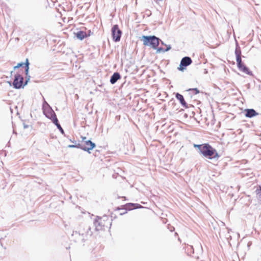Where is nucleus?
I'll use <instances>...</instances> for the list:
<instances>
[{
    "mask_svg": "<svg viewBox=\"0 0 261 261\" xmlns=\"http://www.w3.org/2000/svg\"><path fill=\"white\" fill-rule=\"evenodd\" d=\"M237 65L239 70L249 75L253 76L252 72L250 70L249 68L247 67L243 62L242 60L237 62Z\"/></svg>",
    "mask_w": 261,
    "mask_h": 261,
    "instance_id": "obj_9",
    "label": "nucleus"
},
{
    "mask_svg": "<svg viewBox=\"0 0 261 261\" xmlns=\"http://www.w3.org/2000/svg\"><path fill=\"white\" fill-rule=\"evenodd\" d=\"M82 142H84L85 143V141H86V137H83L82 136Z\"/></svg>",
    "mask_w": 261,
    "mask_h": 261,
    "instance_id": "obj_33",
    "label": "nucleus"
},
{
    "mask_svg": "<svg viewBox=\"0 0 261 261\" xmlns=\"http://www.w3.org/2000/svg\"><path fill=\"white\" fill-rule=\"evenodd\" d=\"M246 86H247L248 88H249V87H250V84H248Z\"/></svg>",
    "mask_w": 261,
    "mask_h": 261,
    "instance_id": "obj_42",
    "label": "nucleus"
},
{
    "mask_svg": "<svg viewBox=\"0 0 261 261\" xmlns=\"http://www.w3.org/2000/svg\"><path fill=\"white\" fill-rule=\"evenodd\" d=\"M120 115H117V116H116V119L117 120H119V119H120Z\"/></svg>",
    "mask_w": 261,
    "mask_h": 261,
    "instance_id": "obj_37",
    "label": "nucleus"
},
{
    "mask_svg": "<svg viewBox=\"0 0 261 261\" xmlns=\"http://www.w3.org/2000/svg\"><path fill=\"white\" fill-rule=\"evenodd\" d=\"M189 91H193L195 94H197L199 93V90L197 88H191L188 90Z\"/></svg>",
    "mask_w": 261,
    "mask_h": 261,
    "instance_id": "obj_26",
    "label": "nucleus"
},
{
    "mask_svg": "<svg viewBox=\"0 0 261 261\" xmlns=\"http://www.w3.org/2000/svg\"><path fill=\"white\" fill-rule=\"evenodd\" d=\"M140 38L144 46L149 47L156 51L159 48L161 39L155 35H142Z\"/></svg>",
    "mask_w": 261,
    "mask_h": 261,
    "instance_id": "obj_2",
    "label": "nucleus"
},
{
    "mask_svg": "<svg viewBox=\"0 0 261 261\" xmlns=\"http://www.w3.org/2000/svg\"><path fill=\"white\" fill-rule=\"evenodd\" d=\"M210 117V118H214V116L215 115H208Z\"/></svg>",
    "mask_w": 261,
    "mask_h": 261,
    "instance_id": "obj_38",
    "label": "nucleus"
},
{
    "mask_svg": "<svg viewBox=\"0 0 261 261\" xmlns=\"http://www.w3.org/2000/svg\"><path fill=\"white\" fill-rule=\"evenodd\" d=\"M47 118L51 120L52 122L57 126L60 133L66 136L64 130L59 122V120L57 117V115H45Z\"/></svg>",
    "mask_w": 261,
    "mask_h": 261,
    "instance_id": "obj_8",
    "label": "nucleus"
},
{
    "mask_svg": "<svg viewBox=\"0 0 261 261\" xmlns=\"http://www.w3.org/2000/svg\"><path fill=\"white\" fill-rule=\"evenodd\" d=\"M31 76L30 75H25V80H23L24 87L26 86L30 80Z\"/></svg>",
    "mask_w": 261,
    "mask_h": 261,
    "instance_id": "obj_23",
    "label": "nucleus"
},
{
    "mask_svg": "<svg viewBox=\"0 0 261 261\" xmlns=\"http://www.w3.org/2000/svg\"><path fill=\"white\" fill-rule=\"evenodd\" d=\"M12 86L15 89L23 88V77L19 73L16 74L14 75V81L12 82Z\"/></svg>",
    "mask_w": 261,
    "mask_h": 261,
    "instance_id": "obj_5",
    "label": "nucleus"
},
{
    "mask_svg": "<svg viewBox=\"0 0 261 261\" xmlns=\"http://www.w3.org/2000/svg\"><path fill=\"white\" fill-rule=\"evenodd\" d=\"M146 14L147 15V16H150L151 15V12L150 10L147 9L145 11Z\"/></svg>",
    "mask_w": 261,
    "mask_h": 261,
    "instance_id": "obj_30",
    "label": "nucleus"
},
{
    "mask_svg": "<svg viewBox=\"0 0 261 261\" xmlns=\"http://www.w3.org/2000/svg\"><path fill=\"white\" fill-rule=\"evenodd\" d=\"M29 65H28L27 64V66L25 67L24 68V73H25V75H29Z\"/></svg>",
    "mask_w": 261,
    "mask_h": 261,
    "instance_id": "obj_25",
    "label": "nucleus"
},
{
    "mask_svg": "<svg viewBox=\"0 0 261 261\" xmlns=\"http://www.w3.org/2000/svg\"><path fill=\"white\" fill-rule=\"evenodd\" d=\"M188 115H184V117L185 118H188Z\"/></svg>",
    "mask_w": 261,
    "mask_h": 261,
    "instance_id": "obj_41",
    "label": "nucleus"
},
{
    "mask_svg": "<svg viewBox=\"0 0 261 261\" xmlns=\"http://www.w3.org/2000/svg\"><path fill=\"white\" fill-rule=\"evenodd\" d=\"M192 114L195 115V112H194V111H192Z\"/></svg>",
    "mask_w": 261,
    "mask_h": 261,
    "instance_id": "obj_43",
    "label": "nucleus"
},
{
    "mask_svg": "<svg viewBox=\"0 0 261 261\" xmlns=\"http://www.w3.org/2000/svg\"><path fill=\"white\" fill-rule=\"evenodd\" d=\"M93 224L95 226V229L96 231L101 230L104 226V225L101 222V218L98 216H97L94 220Z\"/></svg>",
    "mask_w": 261,
    "mask_h": 261,
    "instance_id": "obj_12",
    "label": "nucleus"
},
{
    "mask_svg": "<svg viewBox=\"0 0 261 261\" xmlns=\"http://www.w3.org/2000/svg\"><path fill=\"white\" fill-rule=\"evenodd\" d=\"M175 235H177V232H175Z\"/></svg>",
    "mask_w": 261,
    "mask_h": 261,
    "instance_id": "obj_45",
    "label": "nucleus"
},
{
    "mask_svg": "<svg viewBox=\"0 0 261 261\" xmlns=\"http://www.w3.org/2000/svg\"><path fill=\"white\" fill-rule=\"evenodd\" d=\"M25 115H19V118L21 119V120L23 121V125L24 128H27L29 127V124H27L25 120L24 119Z\"/></svg>",
    "mask_w": 261,
    "mask_h": 261,
    "instance_id": "obj_22",
    "label": "nucleus"
},
{
    "mask_svg": "<svg viewBox=\"0 0 261 261\" xmlns=\"http://www.w3.org/2000/svg\"><path fill=\"white\" fill-rule=\"evenodd\" d=\"M93 34V32L90 30H88V33H86V37L90 36L91 35Z\"/></svg>",
    "mask_w": 261,
    "mask_h": 261,
    "instance_id": "obj_31",
    "label": "nucleus"
},
{
    "mask_svg": "<svg viewBox=\"0 0 261 261\" xmlns=\"http://www.w3.org/2000/svg\"><path fill=\"white\" fill-rule=\"evenodd\" d=\"M134 204L135 205L134 207V210L135 209H137V208H141L142 207V206L140 204H138V203H134Z\"/></svg>",
    "mask_w": 261,
    "mask_h": 261,
    "instance_id": "obj_28",
    "label": "nucleus"
},
{
    "mask_svg": "<svg viewBox=\"0 0 261 261\" xmlns=\"http://www.w3.org/2000/svg\"><path fill=\"white\" fill-rule=\"evenodd\" d=\"M195 115H190V120H191L192 122H193V121H196L197 122H199V121L198 120V119H199V118H196L194 117Z\"/></svg>",
    "mask_w": 261,
    "mask_h": 261,
    "instance_id": "obj_24",
    "label": "nucleus"
},
{
    "mask_svg": "<svg viewBox=\"0 0 261 261\" xmlns=\"http://www.w3.org/2000/svg\"><path fill=\"white\" fill-rule=\"evenodd\" d=\"M13 68H14V70H15L16 69L19 68V67H17V65L16 66H14Z\"/></svg>",
    "mask_w": 261,
    "mask_h": 261,
    "instance_id": "obj_40",
    "label": "nucleus"
},
{
    "mask_svg": "<svg viewBox=\"0 0 261 261\" xmlns=\"http://www.w3.org/2000/svg\"><path fill=\"white\" fill-rule=\"evenodd\" d=\"M243 113L244 114H260L253 109H246Z\"/></svg>",
    "mask_w": 261,
    "mask_h": 261,
    "instance_id": "obj_18",
    "label": "nucleus"
},
{
    "mask_svg": "<svg viewBox=\"0 0 261 261\" xmlns=\"http://www.w3.org/2000/svg\"><path fill=\"white\" fill-rule=\"evenodd\" d=\"M160 43H161L162 45L166 46V44H165L161 39L160 41Z\"/></svg>",
    "mask_w": 261,
    "mask_h": 261,
    "instance_id": "obj_36",
    "label": "nucleus"
},
{
    "mask_svg": "<svg viewBox=\"0 0 261 261\" xmlns=\"http://www.w3.org/2000/svg\"><path fill=\"white\" fill-rule=\"evenodd\" d=\"M27 64L30 65L29 59L28 58H27L25 59V62H20V63H18L17 64V67H19V68H20V67H24V68H25V67L27 66Z\"/></svg>",
    "mask_w": 261,
    "mask_h": 261,
    "instance_id": "obj_19",
    "label": "nucleus"
},
{
    "mask_svg": "<svg viewBox=\"0 0 261 261\" xmlns=\"http://www.w3.org/2000/svg\"><path fill=\"white\" fill-rule=\"evenodd\" d=\"M8 83L9 84V85L10 86H11L12 85V82H11V81H8Z\"/></svg>",
    "mask_w": 261,
    "mask_h": 261,
    "instance_id": "obj_39",
    "label": "nucleus"
},
{
    "mask_svg": "<svg viewBox=\"0 0 261 261\" xmlns=\"http://www.w3.org/2000/svg\"><path fill=\"white\" fill-rule=\"evenodd\" d=\"M246 117L248 118H252L254 116H255L256 115H245Z\"/></svg>",
    "mask_w": 261,
    "mask_h": 261,
    "instance_id": "obj_35",
    "label": "nucleus"
},
{
    "mask_svg": "<svg viewBox=\"0 0 261 261\" xmlns=\"http://www.w3.org/2000/svg\"><path fill=\"white\" fill-rule=\"evenodd\" d=\"M112 36L114 42H117L120 40L122 32L118 24H114L111 29Z\"/></svg>",
    "mask_w": 261,
    "mask_h": 261,
    "instance_id": "obj_6",
    "label": "nucleus"
},
{
    "mask_svg": "<svg viewBox=\"0 0 261 261\" xmlns=\"http://www.w3.org/2000/svg\"><path fill=\"white\" fill-rule=\"evenodd\" d=\"M228 114L231 115L233 114L232 113H229Z\"/></svg>",
    "mask_w": 261,
    "mask_h": 261,
    "instance_id": "obj_46",
    "label": "nucleus"
},
{
    "mask_svg": "<svg viewBox=\"0 0 261 261\" xmlns=\"http://www.w3.org/2000/svg\"><path fill=\"white\" fill-rule=\"evenodd\" d=\"M176 98L179 101L181 105L185 108H188L189 106L182 95L179 93L175 94Z\"/></svg>",
    "mask_w": 261,
    "mask_h": 261,
    "instance_id": "obj_13",
    "label": "nucleus"
},
{
    "mask_svg": "<svg viewBox=\"0 0 261 261\" xmlns=\"http://www.w3.org/2000/svg\"><path fill=\"white\" fill-rule=\"evenodd\" d=\"M192 63V60L190 57L188 56L184 57L181 59L177 69L179 71H184L186 70L187 67L191 65Z\"/></svg>",
    "mask_w": 261,
    "mask_h": 261,
    "instance_id": "obj_7",
    "label": "nucleus"
},
{
    "mask_svg": "<svg viewBox=\"0 0 261 261\" xmlns=\"http://www.w3.org/2000/svg\"><path fill=\"white\" fill-rule=\"evenodd\" d=\"M135 205L133 203H127L124 205L122 206L123 208L117 207V210H124V212H120V215H122L127 213V211H130L134 210V206Z\"/></svg>",
    "mask_w": 261,
    "mask_h": 261,
    "instance_id": "obj_11",
    "label": "nucleus"
},
{
    "mask_svg": "<svg viewBox=\"0 0 261 261\" xmlns=\"http://www.w3.org/2000/svg\"><path fill=\"white\" fill-rule=\"evenodd\" d=\"M205 143L202 144H194L193 146L194 148H197L198 150V152L200 153Z\"/></svg>",
    "mask_w": 261,
    "mask_h": 261,
    "instance_id": "obj_21",
    "label": "nucleus"
},
{
    "mask_svg": "<svg viewBox=\"0 0 261 261\" xmlns=\"http://www.w3.org/2000/svg\"><path fill=\"white\" fill-rule=\"evenodd\" d=\"M43 114H56L49 105L44 101L42 104Z\"/></svg>",
    "mask_w": 261,
    "mask_h": 261,
    "instance_id": "obj_10",
    "label": "nucleus"
},
{
    "mask_svg": "<svg viewBox=\"0 0 261 261\" xmlns=\"http://www.w3.org/2000/svg\"><path fill=\"white\" fill-rule=\"evenodd\" d=\"M76 38L80 40H83L86 38V32L83 31H79L74 33Z\"/></svg>",
    "mask_w": 261,
    "mask_h": 261,
    "instance_id": "obj_16",
    "label": "nucleus"
},
{
    "mask_svg": "<svg viewBox=\"0 0 261 261\" xmlns=\"http://www.w3.org/2000/svg\"><path fill=\"white\" fill-rule=\"evenodd\" d=\"M168 228L169 229V230L171 232L173 231L175 229L174 227L172 226H171L170 225H169L168 226Z\"/></svg>",
    "mask_w": 261,
    "mask_h": 261,
    "instance_id": "obj_29",
    "label": "nucleus"
},
{
    "mask_svg": "<svg viewBox=\"0 0 261 261\" xmlns=\"http://www.w3.org/2000/svg\"><path fill=\"white\" fill-rule=\"evenodd\" d=\"M197 116H199V117H201L202 115H197Z\"/></svg>",
    "mask_w": 261,
    "mask_h": 261,
    "instance_id": "obj_44",
    "label": "nucleus"
},
{
    "mask_svg": "<svg viewBox=\"0 0 261 261\" xmlns=\"http://www.w3.org/2000/svg\"><path fill=\"white\" fill-rule=\"evenodd\" d=\"M200 154L210 160L218 159L220 157L216 149L209 143H205Z\"/></svg>",
    "mask_w": 261,
    "mask_h": 261,
    "instance_id": "obj_3",
    "label": "nucleus"
},
{
    "mask_svg": "<svg viewBox=\"0 0 261 261\" xmlns=\"http://www.w3.org/2000/svg\"><path fill=\"white\" fill-rule=\"evenodd\" d=\"M96 146V145L94 143L92 142L91 140H87L85 141V143L83 144V143H78L77 145H68V147L69 148H80L82 150L87 151L88 153H90V150H92Z\"/></svg>",
    "mask_w": 261,
    "mask_h": 261,
    "instance_id": "obj_4",
    "label": "nucleus"
},
{
    "mask_svg": "<svg viewBox=\"0 0 261 261\" xmlns=\"http://www.w3.org/2000/svg\"><path fill=\"white\" fill-rule=\"evenodd\" d=\"M256 194L258 196L261 194V187L259 186L258 188H257V189L255 191Z\"/></svg>",
    "mask_w": 261,
    "mask_h": 261,
    "instance_id": "obj_27",
    "label": "nucleus"
},
{
    "mask_svg": "<svg viewBox=\"0 0 261 261\" xmlns=\"http://www.w3.org/2000/svg\"><path fill=\"white\" fill-rule=\"evenodd\" d=\"M121 77L120 74L118 72H114L110 77V83L112 85L115 84Z\"/></svg>",
    "mask_w": 261,
    "mask_h": 261,
    "instance_id": "obj_15",
    "label": "nucleus"
},
{
    "mask_svg": "<svg viewBox=\"0 0 261 261\" xmlns=\"http://www.w3.org/2000/svg\"><path fill=\"white\" fill-rule=\"evenodd\" d=\"M70 141L72 142H73L74 144L73 145H78V143H76V141H72L71 139H70Z\"/></svg>",
    "mask_w": 261,
    "mask_h": 261,
    "instance_id": "obj_32",
    "label": "nucleus"
},
{
    "mask_svg": "<svg viewBox=\"0 0 261 261\" xmlns=\"http://www.w3.org/2000/svg\"><path fill=\"white\" fill-rule=\"evenodd\" d=\"M92 234L91 227L87 225L81 226L79 231H73L72 236L75 242L84 243Z\"/></svg>",
    "mask_w": 261,
    "mask_h": 261,
    "instance_id": "obj_1",
    "label": "nucleus"
},
{
    "mask_svg": "<svg viewBox=\"0 0 261 261\" xmlns=\"http://www.w3.org/2000/svg\"><path fill=\"white\" fill-rule=\"evenodd\" d=\"M208 73V70L206 69H204L203 70V74H207Z\"/></svg>",
    "mask_w": 261,
    "mask_h": 261,
    "instance_id": "obj_34",
    "label": "nucleus"
},
{
    "mask_svg": "<svg viewBox=\"0 0 261 261\" xmlns=\"http://www.w3.org/2000/svg\"><path fill=\"white\" fill-rule=\"evenodd\" d=\"M187 254L189 255H191L192 254L194 253V248L192 246L188 245L187 247Z\"/></svg>",
    "mask_w": 261,
    "mask_h": 261,
    "instance_id": "obj_20",
    "label": "nucleus"
},
{
    "mask_svg": "<svg viewBox=\"0 0 261 261\" xmlns=\"http://www.w3.org/2000/svg\"><path fill=\"white\" fill-rule=\"evenodd\" d=\"M16 114L19 115V114L18 112H17Z\"/></svg>",
    "mask_w": 261,
    "mask_h": 261,
    "instance_id": "obj_47",
    "label": "nucleus"
},
{
    "mask_svg": "<svg viewBox=\"0 0 261 261\" xmlns=\"http://www.w3.org/2000/svg\"><path fill=\"white\" fill-rule=\"evenodd\" d=\"M166 48H164L162 47H159V48H158L157 51H156V53L158 54V53H160L161 52H163V53L167 52L171 49V46L170 45L166 44Z\"/></svg>",
    "mask_w": 261,
    "mask_h": 261,
    "instance_id": "obj_17",
    "label": "nucleus"
},
{
    "mask_svg": "<svg viewBox=\"0 0 261 261\" xmlns=\"http://www.w3.org/2000/svg\"><path fill=\"white\" fill-rule=\"evenodd\" d=\"M235 55L236 62L242 60L241 47L237 41H236V43Z\"/></svg>",
    "mask_w": 261,
    "mask_h": 261,
    "instance_id": "obj_14",
    "label": "nucleus"
}]
</instances>
